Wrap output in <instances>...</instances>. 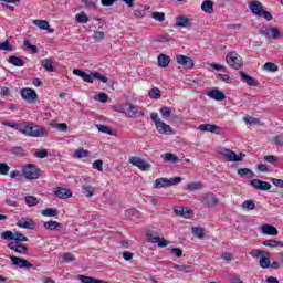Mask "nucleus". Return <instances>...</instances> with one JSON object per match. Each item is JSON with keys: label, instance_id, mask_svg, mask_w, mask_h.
Returning a JSON list of instances; mask_svg holds the SVG:
<instances>
[{"label": "nucleus", "instance_id": "nucleus-1", "mask_svg": "<svg viewBox=\"0 0 283 283\" xmlns=\"http://www.w3.org/2000/svg\"><path fill=\"white\" fill-rule=\"evenodd\" d=\"M73 74L75 76H80V78L83 80L84 83H94V81H101L102 83H107V81H109L107 76L96 71L91 72V74H87L84 71H81L80 69H74Z\"/></svg>", "mask_w": 283, "mask_h": 283}, {"label": "nucleus", "instance_id": "nucleus-2", "mask_svg": "<svg viewBox=\"0 0 283 283\" xmlns=\"http://www.w3.org/2000/svg\"><path fill=\"white\" fill-rule=\"evenodd\" d=\"M182 182L181 177H174L171 179L168 178H158L155 180L154 189H163L166 187H174L176 185H180Z\"/></svg>", "mask_w": 283, "mask_h": 283}, {"label": "nucleus", "instance_id": "nucleus-3", "mask_svg": "<svg viewBox=\"0 0 283 283\" xmlns=\"http://www.w3.org/2000/svg\"><path fill=\"white\" fill-rule=\"evenodd\" d=\"M226 62L228 65H230V67H232V70H240L244 63L242 56L235 52H229L226 55Z\"/></svg>", "mask_w": 283, "mask_h": 283}, {"label": "nucleus", "instance_id": "nucleus-4", "mask_svg": "<svg viewBox=\"0 0 283 283\" xmlns=\"http://www.w3.org/2000/svg\"><path fill=\"white\" fill-rule=\"evenodd\" d=\"M23 176L27 180H38L39 179V168L34 164H28L23 167Z\"/></svg>", "mask_w": 283, "mask_h": 283}, {"label": "nucleus", "instance_id": "nucleus-5", "mask_svg": "<svg viewBox=\"0 0 283 283\" xmlns=\"http://www.w3.org/2000/svg\"><path fill=\"white\" fill-rule=\"evenodd\" d=\"M221 154L222 156H224V158H227V160L229 163H240L242 160V158H244V153H240L239 155L235 154V151L228 149V148H222L221 149Z\"/></svg>", "mask_w": 283, "mask_h": 283}, {"label": "nucleus", "instance_id": "nucleus-6", "mask_svg": "<svg viewBox=\"0 0 283 283\" xmlns=\"http://www.w3.org/2000/svg\"><path fill=\"white\" fill-rule=\"evenodd\" d=\"M260 34L262 36H266L268 39H280L282 36V33L280 32L279 28H271V27H262L260 29Z\"/></svg>", "mask_w": 283, "mask_h": 283}, {"label": "nucleus", "instance_id": "nucleus-7", "mask_svg": "<svg viewBox=\"0 0 283 283\" xmlns=\"http://www.w3.org/2000/svg\"><path fill=\"white\" fill-rule=\"evenodd\" d=\"M129 163L134 167H138L142 171H149L151 169V164L140 157H130Z\"/></svg>", "mask_w": 283, "mask_h": 283}, {"label": "nucleus", "instance_id": "nucleus-8", "mask_svg": "<svg viewBox=\"0 0 283 283\" xmlns=\"http://www.w3.org/2000/svg\"><path fill=\"white\" fill-rule=\"evenodd\" d=\"M20 95L22 96L23 101H27V103H34V101L39 98L36 91L29 87L22 88Z\"/></svg>", "mask_w": 283, "mask_h": 283}, {"label": "nucleus", "instance_id": "nucleus-9", "mask_svg": "<svg viewBox=\"0 0 283 283\" xmlns=\"http://www.w3.org/2000/svg\"><path fill=\"white\" fill-rule=\"evenodd\" d=\"M48 130L43 129L39 125L31 124V130L29 133L30 138H46Z\"/></svg>", "mask_w": 283, "mask_h": 283}, {"label": "nucleus", "instance_id": "nucleus-10", "mask_svg": "<svg viewBox=\"0 0 283 283\" xmlns=\"http://www.w3.org/2000/svg\"><path fill=\"white\" fill-rule=\"evenodd\" d=\"M176 61L178 65H182L185 70H193V59L187 55L179 54L176 56Z\"/></svg>", "mask_w": 283, "mask_h": 283}, {"label": "nucleus", "instance_id": "nucleus-11", "mask_svg": "<svg viewBox=\"0 0 283 283\" xmlns=\"http://www.w3.org/2000/svg\"><path fill=\"white\" fill-rule=\"evenodd\" d=\"M13 266H19L20 269H32V263L30 261L18 258V256H9Z\"/></svg>", "mask_w": 283, "mask_h": 283}, {"label": "nucleus", "instance_id": "nucleus-12", "mask_svg": "<svg viewBox=\"0 0 283 283\" xmlns=\"http://www.w3.org/2000/svg\"><path fill=\"white\" fill-rule=\"evenodd\" d=\"M251 186L259 191H269L271 189V184L268 181H262L260 179H252Z\"/></svg>", "mask_w": 283, "mask_h": 283}, {"label": "nucleus", "instance_id": "nucleus-13", "mask_svg": "<svg viewBox=\"0 0 283 283\" xmlns=\"http://www.w3.org/2000/svg\"><path fill=\"white\" fill-rule=\"evenodd\" d=\"M8 248L18 253V255H25L28 253V248L19 242H10Z\"/></svg>", "mask_w": 283, "mask_h": 283}, {"label": "nucleus", "instance_id": "nucleus-14", "mask_svg": "<svg viewBox=\"0 0 283 283\" xmlns=\"http://www.w3.org/2000/svg\"><path fill=\"white\" fill-rule=\"evenodd\" d=\"M126 114L128 118H142V116H145V113L138 107L134 105H129L126 109Z\"/></svg>", "mask_w": 283, "mask_h": 283}, {"label": "nucleus", "instance_id": "nucleus-15", "mask_svg": "<svg viewBox=\"0 0 283 283\" xmlns=\"http://www.w3.org/2000/svg\"><path fill=\"white\" fill-rule=\"evenodd\" d=\"M17 227L20 229H29V230H34L36 228V223H34V220L30 218H22L17 222Z\"/></svg>", "mask_w": 283, "mask_h": 283}, {"label": "nucleus", "instance_id": "nucleus-16", "mask_svg": "<svg viewBox=\"0 0 283 283\" xmlns=\"http://www.w3.org/2000/svg\"><path fill=\"white\" fill-rule=\"evenodd\" d=\"M155 127L159 134H164L165 136H171V134H174L171 126L165 124L163 120L156 124Z\"/></svg>", "mask_w": 283, "mask_h": 283}, {"label": "nucleus", "instance_id": "nucleus-17", "mask_svg": "<svg viewBox=\"0 0 283 283\" xmlns=\"http://www.w3.org/2000/svg\"><path fill=\"white\" fill-rule=\"evenodd\" d=\"M261 233L263 235H277L280 232L277 231V228H275V226L265 223L261 227Z\"/></svg>", "mask_w": 283, "mask_h": 283}, {"label": "nucleus", "instance_id": "nucleus-18", "mask_svg": "<svg viewBox=\"0 0 283 283\" xmlns=\"http://www.w3.org/2000/svg\"><path fill=\"white\" fill-rule=\"evenodd\" d=\"M252 14H255L256 17H260L262 14V2L258 0H252L248 3Z\"/></svg>", "mask_w": 283, "mask_h": 283}, {"label": "nucleus", "instance_id": "nucleus-19", "mask_svg": "<svg viewBox=\"0 0 283 283\" xmlns=\"http://www.w3.org/2000/svg\"><path fill=\"white\" fill-rule=\"evenodd\" d=\"M207 96L213 101H224L227 98V95L220 90H211L207 93Z\"/></svg>", "mask_w": 283, "mask_h": 283}, {"label": "nucleus", "instance_id": "nucleus-20", "mask_svg": "<svg viewBox=\"0 0 283 283\" xmlns=\"http://www.w3.org/2000/svg\"><path fill=\"white\" fill-rule=\"evenodd\" d=\"M239 74H240L241 78H243V81L247 83V85H250V87H258V85H260L258 80L250 76L249 74H247L242 71H240Z\"/></svg>", "mask_w": 283, "mask_h": 283}, {"label": "nucleus", "instance_id": "nucleus-21", "mask_svg": "<svg viewBox=\"0 0 283 283\" xmlns=\"http://www.w3.org/2000/svg\"><path fill=\"white\" fill-rule=\"evenodd\" d=\"M55 196L61 200H66V198H72V191L70 189L59 187L55 190Z\"/></svg>", "mask_w": 283, "mask_h": 283}, {"label": "nucleus", "instance_id": "nucleus-22", "mask_svg": "<svg viewBox=\"0 0 283 283\" xmlns=\"http://www.w3.org/2000/svg\"><path fill=\"white\" fill-rule=\"evenodd\" d=\"M175 25L177 28H189V27H191V19H189V18H187L185 15H179L176 19Z\"/></svg>", "mask_w": 283, "mask_h": 283}, {"label": "nucleus", "instance_id": "nucleus-23", "mask_svg": "<svg viewBox=\"0 0 283 283\" xmlns=\"http://www.w3.org/2000/svg\"><path fill=\"white\" fill-rule=\"evenodd\" d=\"M199 132H210L211 134H220L218 132L219 127L213 124H201L198 127Z\"/></svg>", "mask_w": 283, "mask_h": 283}, {"label": "nucleus", "instance_id": "nucleus-24", "mask_svg": "<svg viewBox=\"0 0 283 283\" xmlns=\"http://www.w3.org/2000/svg\"><path fill=\"white\" fill-rule=\"evenodd\" d=\"M259 264L261 269H269L271 266V254L265 252L264 255L260 256Z\"/></svg>", "mask_w": 283, "mask_h": 283}, {"label": "nucleus", "instance_id": "nucleus-25", "mask_svg": "<svg viewBox=\"0 0 283 283\" xmlns=\"http://www.w3.org/2000/svg\"><path fill=\"white\" fill-rule=\"evenodd\" d=\"M77 280H80V282H82V283H109V282L101 280V279L85 276L82 274L77 276Z\"/></svg>", "mask_w": 283, "mask_h": 283}, {"label": "nucleus", "instance_id": "nucleus-26", "mask_svg": "<svg viewBox=\"0 0 283 283\" xmlns=\"http://www.w3.org/2000/svg\"><path fill=\"white\" fill-rule=\"evenodd\" d=\"M44 229L46 231H60L61 230V223L57 221H46L43 223Z\"/></svg>", "mask_w": 283, "mask_h": 283}, {"label": "nucleus", "instance_id": "nucleus-27", "mask_svg": "<svg viewBox=\"0 0 283 283\" xmlns=\"http://www.w3.org/2000/svg\"><path fill=\"white\" fill-rule=\"evenodd\" d=\"M213 1L211 0H205L202 3H201V10L202 12H206V14H213Z\"/></svg>", "mask_w": 283, "mask_h": 283}, {"label": "nucleus", "instance_id": "nucleus-28", "mask_svg": "<svg viewBox=\"0 0 283 283\" xmlns=\"http://www.w3.org/2000/svg\"><path fill=\"white\" fill-rule=\"evenodd\" d=\"M33 25L40 28V30H48V32H54V29H50V23L45 20H33Z\"/></svg>", "mask_w": 283, "mask_h": 283}, {"label": "nucleus", "instance_id": "nucleus-29", "mask_svg": "<svg viewBox=\"0 0 283 283\" xmlns=\"http://www.w3.org/2000/svg\"><path fill=\"white\" fill-rule=\"evenodd\" d=\"M157 61L159 67H169V63H171V59L166 54H159Z\"/></svg>", "mask_w": 283, "mask_h": 283}, {"label": "nucleus", "instance_id": "nucleus-30", "mask_svg": "<svg viewBox=\"0 0 283 283\" xmlns=\"http://www.w3.org/2000/svg\"><path fill=\"white\" fill-rule=\"evenodd\" d=\"M263 247H269L270 249H277V247L283 248V241H277L275 239L263 241Z\"/></svg>", "mask_w": 283, "mask_h": 283}, {"label": "nucleus", "instance_id": "nucleus-31", "mask_svg": "<svg viewBox=\"0 0 283 283\" xmlns=\"http://www.w3.org/2000/svg\"><path fill=\"white\" fill-rule=\"evenodd\" d=\"M238 176H240V178H254L255 174L249 168H240Z\"/></svg>", "mask_w": 283, "mask_h": 283}, {"label": "nucleus", "instance_id": "nucleus-32", "mask_svg": "<svg viewBox=\"0 0 283 283\" xmlns=\"http://www.w3.org/2000/svg\"><path fill=\"white\" fill-rule=\"evenodd\" d=\"M8 63H10L11 65H14L15 67H23V65H25V62L22 59L14 55L8 59Z\"/></svg>", "mask_w": 283, "mask_h": 283}, {"label": "nucleus", "instance_id": "nucleus-33", "mask_svg": "<svg viewBox=\"0 0 283 283\" xmlns=\"http://www.w3.org/2000/svg\"><path fill=\"white\" fill-rule=\"evenodd\" d=\"M203 202L207 207H216L218 205V198H216V195H207L203 198Z\"/></svg>", "mask_w": 283, "mask_h": 283}, {"label": "nucleus", "instance_id": "nucleus-34", "mask_svg": "<svg viewBox=\"0 0 283 283\" xmlns=\"http://www.w3.org/2000/svg\"><path fill=\"white\" fill-rule=\"evenodd\" d=\"M164 163H179L178 156L172 153H166L161 155Z\"/></svg>", "mask_w": 283, "mask_h": 283}, {"label": "nucleus", "instance_id": "nucleus-35", "mask_svg": "<svg viewBox=\"0 0 283 283\" xmlns=\"http://www.w3.org/2000/svg\"><path fill=\"white\" fill-rule=\"evenodd\" d=\"M24 200H25V203L28 205V207H36V205H39V202H41V200H39V198H36L34 196H25Z\"/></svg>", "mask_w": 283, "mask_h": 283}, {"label": "nucleus", "instance_id": "nucleus-36", "mask_svg": "<svg viewBox=\"0 0 283 283\" xmlns=\"http://www.w3.org/2000/svg\"><path fill=\"white\" fill-rule=\"evenodd\" d=\"M42 216H44L45 218H54L56 216H59V211L56 209L53 208H48L41 211Z\"/></svg>", "mask_w": 283, "mask_h": 283}, {"label": "nucleus", "instance_id": "nucleus-37", "mask_svg": "<svg viewBox=\"0 0 283 283\" xmlns=\"http://www.w3.org/2000/svg\"><path fill=\"white\" fill-rule=\"evenodd\" d=\"M74 158H90V150L78 148L74 151Z\"/></svg>", "mask_w": 283, "mask_h": 283}, {"label": "nucleus", "instance_id": "nucleus-38", "mask_svg": "<svg viewBox=\"0 0 283 283\" xmlns=\"http://www.w3.org/2000/svg\"><path fill=\"white\" fill-rule=\"evenodd\" d=\"M149 98H154L155 101H158V98H160V96H163V92H160V88L158 87H153L149 92H148Z\"/></svg>", "mask_w": 283, "mask_h": 283}, {"label": "nucleus", "instance_id": "nucleus-39", "mask_svg": "<svg viewBox=\"0 0 283 283\" xmlns=\"http://www.w3.org/2000/svg\"><path fill=\"white\" fill-rule=\"evenodd\" d=\"M41 65L46 70V72H54V65L52 64L50 59L41 60Z\"/></svg>", "mask_w": 283, "mask_h": 283}, {"label": "nucleus", "instance_id": "nucleus-40", "mask_svg": "<svg viewBox=\"0 0 283 283\" xmlns=\"http://www.w3.org/2000/svg\"><path fill=\"white\" fill-rule=\"evenodd\" d=\"M0 238L2 240H7L8 242H12L14 240V232L7 230L0 233Z\"/></svg>", "mask_w": 283, "mask_h": 283}, {"label": "nucleus", "instance_id": "nucleus-41", "mask_svg": "<svg viewBox=\"0 0 283 283\" xmlns=\"http://www.w3.org/2000/svg\"><path fill=\"white\" fill-rule=\"evenodd\" d=\"M75 21L77 23H87L90 21V17L85 12H80L75 15Z\"/></svg>", "mask_w": 283, "mask_h": 283}, {"label": "nucleus", "instance_id": "nucleus-42", "mask_svg": "<svg viewBox=\"0 0 283 283\" xmlns=\"http://www.w3.org/2000/svg\"><path fill=\"white\" fill-rule=\"evenodd\" d=\"M82 191L84 193V196H86V198H92V196H94V187L90 186V185H84L82 187Z\"/></svg>", "mask_w": 283, "mask_h": 283}, {"label": "nucleus", "instance_id": "nucleus-43", "mask_svg": "<svg viewBox=\"0 0 283 283\" xmlns=\"http://www.w3.org/2000/svg\"><path fill=\"white\" fill-rule=\"evenodd\" d=\"M176 216H180L181 218H189L191 214V210L185 208H177L175 209Z\"/></svg>", "mask_w": 283, "mask_h": 283}, {"label": "nucleus", "instance_id": "nucleus-44", "mask_svg": "<svg viewBox=\"0 0 283 283\" xmlns=\"http://www.w3.org/2000/svg\"><path fill=\"white\" fill-rule=\"evenodd\" d=\"M4 127H11V129H17L19 132L21 124L14 122V120H4L1 123Z\"/></svg>", "mask_w": 283, "mask_h": 283}, {"label": "nucleus", "instance_id": "nucleus-45", "mask_svg": "<svg viewBox=\"0 0 283 283\" xmlns=\"http://www.w3.org/2000/svg\"><path fill=\"white\" fill-rule=\"evenodd\" d=\"M95 127L101 132L102 134H108V136H112L114 134V130L112 128L103 125V124H96Z\"/></svg>", "mask_w": 283, "mask_h": 283}, {"label": "nucleus", "instance_id": "nucleus-46", "mask_svg": "<svg viewBox=\"0 0 283 283\" xmlns=\"http://www.w3.org/2000/svg\"><path fill=\"white\" fill-rule=\"evenodd\" d=\"M146 235L148 238V242H151V244H156V242H158V232H154L151 230H148L146 232Z\"/></svg>", "mask_w": 283, "mask_h": 283}, {"label": "nucleus", "instance_id": "nucleus-47", "mask_svg": "<svg viewBox=\"0 0 283 283\" xmlns=\"http://www.w3.org/2000/svg\"><path fill=\"white\" fill-rule=\"evenodd\" d=\"M31 127H32V124H27V125L20 124V128L18 129V132H20V134H22L23 136H30Z\"/></svg>", "mask_w": 283, "mask_h": 283}, {"label": "nucleus", "instance_id": "nucleus-48", "mask_svg": "<svg viewBox=\"0 0 283 283\" xmlns=\"http://www.w3.org/2000/svg\"><path fill=\"white\" fill-rule=\"evenodd\" d=\"M202 187V182H190L187 185L188 191H200Z\"/></svg>", "mask_w": 283, "mask_h": 283}, {"label": "nucleus", "instance_id": "nucleus-49", "mask_svg": "<svg viewBox=\"0 0 283 283\" xmlns=\"http://www.w3.org/2000/svg\"><path fill=\"white\" fill-rule=\"evenodd\" d=\"M263 70H265L266 72H277V65L272 62H266L263 65Z\"/></svg>", "mask_w": 283, "mask_h": 283}, {"label": "nucleus", "instance_id": "nucleus-50", "mask_svg": "<svg viewBox=\"0 0 283 283\" xmlns=\"http://www.w3.org/2000/svg\"><path fill=\"white\" fill-rule=\"evenodd\" d=\"M151 19H155V21H159V23H163V21H165V13L155 11L151 13Z\"/></svg>", "mask_w": 283, "mask_h": 283}, {"label": "nucleus", "instance_id": "nucleus-51", "mask_svg": "<svg viewBox=\"0 0 283 283\" xmlns=\"http://www.w3.org/2000/svg\"><path fill=\"white\" fill-rule=\"evenodd\" d=\"M242 208L247 209L248 211H253V209H255V202H253V200H245L242 203Z\"/></svg>", "mask_w": 283, "mask_h": 283}, {"label": "nucleus", "instance_id": "nucleus-52", "mask_svg": "<svg viewBox=\"0 0 283 283\" xmlns=\"http://www.w3.org/2000/svg\"><path fill=\"white\" fill-rule=\"evenodd\" d=\"M10 172V166L6 163H0V176H8Z\"/></svg>", "mask_w": 283, "mask_h": 283}, {"label": "nucleus", "instance_id": "nucleus-53", "mask_svg": "<svg viewBox=\"0 0 283 283\" xmlns=\"http://www.w3.org/2000/svg\"><path fill=\"white\" fill-rule=\"evenodd\" d=\"M159 113L161 114V116L164 118H169V116H171V108L165 106V107H161L159 108Z\"/></svg>", "mask_w": 283, "mask_h": 283}, {"label": "nucleus", "instance_id": "nucleus-54", "mask_svg": "<svg viewBox=\"0 0 283 283\" xmlns=\"http://www.w3.org/2000/svg\"><path fill=\"white\" fill-rule=\"evenodd\" d=\"M243 120L245 125H258L260 123V119L255 117H243Z\"/></svg>", "mask_w": 283, "mask_h": 283}, {"label": "nucleus", "instance_id": "nucleus-55", "mask_svg": "<svg viewBox=\"0 0 283 283\" xmlns=\"http://www.w3.org/2000/svg\"><path fill=\"white\" fill-rule=\"evenodd\" d=\"M15 242H28V237L23 235V233L14 232Z\"/></svg>", "mask_w": 283, "mask_h": 283}, {"label": "nucleus", "instance_id": "nucleus-56", "mask_svg": "<svg viewBox=\"0 0 283 283\" xmlns=\"http://www.w3.org/2000/svg\"><path fill=\"white\" fill-rule=\"evenodd\" d=\"M24 48H27V50H31L32 54H39V48L32 45L29 41L24 42Z\"/></svg>", "mask_w": 283, "mask_h": 283}, {"label": "nucleus", "instance_id": "nucleus-57", "mask_svg": "<svg viewBox=\"0 0 283 283\" xmlns=\"http://www.w3.org/2000/svg\"><path fill=\"white\" fill-rule=\"evenodd\" d=\"M177 270L184 273H191L193 271V266L191 265H177Z\"/></svg>", "mask_w": 283, "mask_h": 283}, {"label": "nucleus", "instance_id": "nucleus-58", "mask_svg": "<svg viewBox=\"0 0 283 283\" xmlns=\"http://www.w3.org/2000/svg\"><path fill=\"white\" fill-rule=\"evenodd\" d=\"M109 97L105 93H99L98 95L95 96V101H98V103H107V99Z\"/></svg>", "mask_w": 283, "mask_h": 283}, {"label": "nucleus", "instance_id": "nucleus-59", "mask_svg": "<svg viewBox=\"0 0 283 283\" xmlns=\"http://www.w3.org/2000/svg\"><path fill=\"white\" fill-rule=\"evenodd\" d=\"M192 233L196 238H205V230L202 228H192Z\"/></svg>", "mask_w": 283, "mask_h": 283}, {"label": "nucleus", "instance_id": "nucleus-60", "mask_svg": "<svg viewBox=\"0 0 283 283\" xmlns=\"http://www.w3.org/2000/svg\"><path fill=\"white\" fill-rule=\"evenodd\" d=\"M93 39H95L96 42L103 41V39H105V32L95 31L94 34H93Z\"/></svg>", "mask_w": 283, "mask_h": 283}, {"label": "nucleus", "instance_id": "nucleus-61", "mask_svg": "<svg viewBox=\"0 0 283 283\" xmlns=\"http://www.w3.org/2000/svg\"><path fill=\"white\" fill-rule=\"evenodd\" d=\"M272 140H273L274 145H277V147H283V136L282 135L274 136Z\"/></svg>", "mask_w": 283, "mask_h": 283}, {"label": "nucleus", "instance_id": "nucleus-62", "mask_svg": "<svg viewBox=\"0 0 283 283\" xmlns=\"http://www.w3.org/2000/svg\"><path fill=\"white\" fill-rule=\"evenodd\" d=\"M48 149H41L34 153L35 158H48Z\"/></svg>", "mask_w": 283, "mask_h": 283}, {"label": "nucleus", "instance_id": "nucleus-63", "mask_svg": "<svg viewBox=\"0 0 283 283\" xmlns=\"http://www.w3.org/2000/svg\"><path fill=\"white\" fill-rule=\"evenodd\" d=\"M0 50H4V52H12V45H10V42L6 41L0 43Z\"/></svg>", "mask_w": 283, "mask_h": 283}, {"label": "nucleus", "instance_id": "nucleus-64", "mask_svg": "<svg viewBox=\"0 0 283 283\" xmlns=\"http://www.w3.org/2000/svg\"><path fill=\"white\" fill-rule=\"evenodd\" d=\"M93 169H97V171H103V160H95L93 163Z\"/></svg>", "mask_w": 283, "mask_h": 283}]
</instances>
